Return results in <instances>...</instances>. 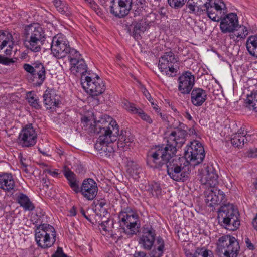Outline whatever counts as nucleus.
Here are the masks:
<instances>
[{
    "instance_id": "nucleus-1",
    "label": "nucleus",
    "mask_w": 257,
    "mask_h": 257,
    "mask_svg": "<svg viewBox=\"0 0 257 257\" xmlns=\"http://www.w3.org/2000/svg\"><path fill=\"white\" fill-rule=\"evenodd\" d=\"M179 122V126L175 128L166 137L167 144L161 146L147 155V165L153 168L164 167L168 174L176 181H186L191 172V166L201 163L205 158V151L202 144L197 140L186 147L184 157L176 158L175 156L177 148L181 147L186 141L187 133Z\"/></svg>"
},
{
    "instance_id": "nucleus-2",
    "label": "nucleus",
    "mask_w": 257,
    "mask_h": 257,
    "mask_svg": "<svg viewBox=\"0 0 257 257\" xmlns=\"http://www.w3.org/2000/svg\"><path fill=\"white\" fill-rule=\"evenodd\" d=\"M83 121L87 124V125H90L88 128L89 132L100 134L94 146L95 149L101 151L100 153H102V151L106 153V155H107V151L109 153L113 152V148L108 146V144L117 139L119 126L116 121L113 120L108 121L101 119L97 122H94V124H92L90 123V120L87 117H84Z\"/></svg>"
},
{
    "instance_id": "nucleus-3",
    "label": "nucleus",
    "mask_w": 257,
    "mask_h": 257,
    "mask_svg": "<svg viewBox=\"0 0 257 257\" xmlns=\"http://www.w3.org/2000/svg\"><path fill=\"white\" fill-rule=\"evenodd\" d=\"M71 71L75 75L81 77V84L87 93L92 96L101 94L105 90L102 80L98 77L85 76L87 73V66L83 59H72L70 63Z\"/></svg>"
},
{
    "instance_id": "nucleus-4",
    "label": "nucleus",
    "mask_w": 257,
    "mask_h": 257,
    "mask_svg": "<svg viewBox=\"0 0 257 257\" xmlns=\"http://www.w3.org/2000/svg\"><path fill=\"white\" fill-rule=\"evenodd\" d=\"M23 34L25 47L34 52H39L45 39L43 29L37 24H31L25 26Z\"/></svg>"
},
{
    "instance_id": "nucleus-5",
    "label": "nucleus",
    "mask_w": 257,
    "mask_h": 257,
    "mask_svg": "<svg viewBox=\"0 0 257 257\" xmlns=\"http://www.w3.org/2000/svg\"><path fill=\"white\" fill-rule=\"evenodd\" d=\"M218 213V222L226 229L234 231L240 226L239 212L233 204L221 206Z\"/></svg>"
},
{
    "instance_id": "nucleus-6",
    "label": "nucleus",
    "mask_w": 257,
    "mask_h": 257,
    "mask_svg": "<svg viewBox=\"0 0 257 257\" xmlns=\"http://www.w3.org/2000/svg\"><path fill=\"white\" fill-rule=\"evenodd\" d=\"M35 230V240L38 245L46 249L52 246L56 241V233L54 227L47 224L37 226Z\"/></svg>"
},
{
    "instance_id": "nucleus-7",
    "label": "nucleus",
    "mask_w": 257,
    "mask_h": 257,
    "mask_svg": "<svg viewBox=\"0 0 257 257\" xmlns=\"http://www.w3.org/2000/svg\"><path fill=\"white\" fill-rule=\"evenodd\" d=\"M216 253L220 257H237L240 246L236 238L230 235H224L218 239Z\"/></svg>"
},
{
    "instance_id": "nucleus-8",
    "label": "nucleus",
    "mask_w": 257,
    "mask_h": 257,
    "mask_svg": "<svg viewBox=\"0 0 257 257\" xmlns=\"http://www.w3.org/2000/svg\"><path fill=\"white\" fill-rule=\"evenodd\" d=\"M120 226L130 231L132 234H135L139 228V219L138 214L131 207L124 208L119 214Z\"/></svg>"
},
{
    "instance_id": "nucleus-9",
    "label": "nucleus",
    "mask_w": 257,
    "mask_h": 257,
    "mask_svg": "<svg viewBox=\"0 0 257 257\" xmlns=\"http://www.w3.org/2000/svg\"><path fill=\"white\" fill-rule=\"evenodd\" d=\"M158 67L160 71L167 76L173 77L179 69L178 59L173 52H166L160 58Z\"/></svg>"
},
{
    "instance_id": "nucleus-10",
    "label": "nucleus",
    "mask_w": 257,
    "mask_h": 257,
    "mask_svg": "<svg viewBox=\"0 0 257 257\" xmlns=\"http://www.w3.org/2000/svg\"><path fill=\"white\" fill-rule=\"evenodd\" d=\"M204 11L215 22L219 21L227 13L226 5L222 0H209L203 4Z\"/></svg>"
},
{
    "instance_id": "nucleus-11",
    "label": "nucleus",
    "mask_w": 257,
    "mask_h": 257,
    "mask_svg": "<svg viewBox=\"0 0 257 257\" xmlns=\"http://www.w3.org/2000/svg\"><path fill=\"white\" fill-rule=\"evenodd\" d=\"M24 69L31 75V82L36 86H40L46 78V70L43 64L37 61L33 65L25 63L23 66Z\"/></svg>"
},
{
    "instance_id": "nucleus-12",
    "label": "nucleus",
    "mask_w": 257,
    "mask_h": 257,
    "mask_svg": "<svg viewBox=\"0 0 257 257\" xmlns=\"http://www.w3.org/2000/svg\"><path fill=\"white\" fill-rule=\"evenodd\" d=\"M51 49L53 55L60 59L67 55L68 52L70 51V46L63 36L57 35L53 38Z\"/></svg>"
},
{
    "instance_id": "nucleus-13",
    "label": "nucleus",
    "mask_w": 257,
    "mask_h": 257,
    "mask_svg": "<svg viewBox=\"0 0 257 257\" xmlns=\"http://www.w3.org/2000/svg\"><path fill=\"white\" fill-rule=\"evenodd\" d=\"M37 134L32 124L26 125L21 131L18 137V143L22 147L33 146L37 142Z\"/></svg>"
},
{
    "instance_id": "nucleus-14",
    "label": "nucleus",
    "mask_w": 257,
    "mask_h": 257,
    "mask_svg": "<svg viewBox=\"0 0 257 257\" xmlns=\"http://www.w3.org/2000/svg\"><path fill=\"white\" fill-rule=\"evenodd\" d=\"M178 81V90L183 94H188L194 85L195 77L190 71H186L179 76Z\"/></svg>"
},
{
    "instance_id": "nucleus-15",
    "label": "nucleus",
    "mask_w": 257,
    "mask_h": 257,
    "mask_svg": "<svg viewBox=\"0 0 257 257\" xmlns=\"http://www.w3.org/2000/svg\"><path fill=\"white\" fill-rule=\"evenodd\" d=\"M156 232L151 225H145L143 228L142 235L140 237L139 243L147 250H150L155 242Z\"/></svg>"
},
{
    "instance_id": "nucleus-16",
    "label": "nucleus",
    "mask_w": 257,
    "mask_h": 257,
    "mask_svg": "<svg viewBox=\"0 0 257 257\" xmlns=\"http://www.w3.org/2000/svg\"><path fill=\"white\" fill-rule=\"evenodd\" d=\"M204 195L206 202L209 206L220 204L225 199L223 192L215 186L208 188L204 192Z\"/></svg>"
},
{
    "instance_id": "nucleus-17",
    "label": "nucleus",
    "mask_w": 257,
    "mask_h": 257,
    "mask_svg": "<svg viewBox=\"0 0 257 257\" xmlns=\"http://www.w3.org/2000/svg\"><path fill=\"white\" fill-rule=\"evenodd\" d=\"M220 21V28L223 33H233L238 27V17L234 13L223 16Z\"/></svg>"
},
{
    "instance_id": "nucleus-18",
    "label": "nucleus",
    "mask_w": 257,
    "mask_h": 257,
    "mask_svg": "<svg viewBox=\"0 0 257 257\" xmlns=\"http://www.w3.org/2000/svg\"><path fill=\"white\" fill-rule=\"evenodd\" d=\"M80 193L88 200H92L97 195V183L92 179H85L81 185Z\"/></svg>"
},
{
    "instance_id": "nucleus-19",
    "label": "nucleus",
    "mask_w": 257,
    "mask_h": 257,
    "mask_svg": "<svg viewBox=\"0 0 257 257\" xmlns=\"http://www.w3.org/2000/svg\"><path fill=\"white\" fill-rule=\"evenodd\" d=\"M218 176L215 169L212 166H207L205 171L201 175L200 181L202 185L207 187H213L218 184Z\"/></svg>"
},
{
    "instance_id": "nucleus-20",
    "label": "nucleus",
    "mask_w": 257,
    "mask_h": 257,
    "mask_svg": "<svg viewBox=\"0 0 257 257\" xmlns=\"http://www.w3.org/2000/svg\"><path fill=\"white\" fill-rule=\"evenodd\" d=\"M148 24L147 18L140 20L137 22L134 21L128 28V31L135 39H138L140 37V33L146 31Z\"/></svg>"
},
{
    "instance_id": "nucleus-21",
    "label": "nucleus",
    "mask_w": 257,
    "mask_h": 257,
    "mask_svg": "<svg viewBox=\"0 0 257 257\" xmlns=\"http://www.w3.org/2000/svg\"><path fill=\"white\" fill-rule=\"evenodd\" d=\"M43 102L47 109H54L59 103L58 96L52 89H47L43 95Z\"/></svg>"
},
{
    "instance_id": "nucleus-22",
    "label": "nucleus",
    "mask_w": 257,
    "mask_h": 257,
    "mask_svg": "<svg viewBox=\"0 0 257 257\" xmlns=\"http://www.w3.org/2000/svg\"><path fill=\"white\" fill-rule=\"evenodd\" d=\"M207 99V92L200 88H195L191 91V101L196 106H200Z\"/></svg>"
},
{
    "instance_id": "nucleus-23",
    "label": "nucleus",
    "mask_w": 257,
    "mask_h": 257,
    "mask_svg": "<svg viewBox=\"0 0 257 257\" xmlns=\"http://www.w3.org/2000/svg\"><path fill=\"white\" fill-rule=\"evenodd\" d=\"M123 107L132 113L138 114L143 120L148 123L151 124L152 123L153 121L151 117L144 113L142 109L137 108L134 104L126 102L124 103Z\"/></svg>"
},
{
    "instance_id": "nucleus-24",
    "label": "nucleus",
    "mask_w": 257,
    "mask_h": 257,
    "mask_svg": "<svg viewBox=\"0 0 257 257\" xmlns=\"http://www.w3.org/2000/svg\"><path fill=\"white\" fill-rule=\"evenodd\" d=\"M14 186L15 182L11 174L0 175V188L9 191L13 189Z\"/></svg>"
},
{
    "instance_id": "nucleus-25",
    "label": "nucleus",
    "mask_w": 257,
    "mask_h": 257,
    "mask_svg": "<svg viewBox=\"0 0 257 257\" xmlns=\"http://www.w3.org/2000/svg\"><path fill=\"white\" fill-rule=\"evenodd\" d=\"M64 176L68 181V184L76 193H80L81 186H79V181L77 179L76 175L70 170L66 171Z\"/></svg>"
},
{
    "instance_id": "nucleus-26",
    "label": "nucleus",
    "mask_w": 257,
    "mask_h": 257,
    "mask_svg": "<svg viewBox=\"0 0 257 257\" xmlns=\"http://www.w3.org/2000/svg\"><path fill=\"white\" fill-rule=\"evenodd\" d=\"M184 251L186 257H213L212 251L205 247H198L194 252L187 249H184Z\"/></svg>"
},
{
    "instance_id": "nucleus-27",
    "label": "nucleus",
    "mask_w": 257,
    "mask_h": 257,
    "mask_svg": "<svg viewBox=\"0 0 257 257\" xmlns=\"http://www.w3.org/2000/svg\"><path fill=\"white\" fill-rule=\"evenodd\" d=\"M209 2V0H188L187 5L188 8L191 12L197 15H200L204 11V7L203 3Z\"/></svg>"
},
{
    "instance_id": "nucleus-28",
    "label": "nucleus",
    "mask_w": 257,
    "mask_h": 257,
    "mask_svg": "<svg viewBox=\"0 0 257 257\" xmlns=\"http://www.w3.org/2000/svg\"><path fill=\"white\" fill-rule=\"evenodd\" d=\"M53 3L57 11L61 14L69 18L72 16L71 9L65 2L61 0H54Z\"/></svg>"
},
{
    "instance_id": "nucleus-29",
    "label": "nucleus",
    "mask_w": 257,
    "mask_h": 257,
    "mask_svg": "<svg viewBox=\"0 0 257 257\" xmlns=\"http://www.w3.org/2000/svg\"><path fill=\"white\" fill-rule=\"evenodd\" d=\"M17 201L26 211H32L35 208L34 204L26 194H19L17 197Z\"/></svg>"
},
{
    "instance_id": "nucleus-30",
    "label": "nucleus",
    "mask_w": 257,
    "mask_h": 257,
    "mask_svg": "<svg viewBox=\"0 0 257 257\" xmlns=\"http://www.w3.org/2000/svg\"><path fill=\"white\" fill-rule=\"evenodd\" d=\"M246 47L249 54L257 58V35L250 36L246 42Z\"/></svg>"
},
{
    "instance_id": "nucleus-31",
    "label": "nucleus",
    "mask_w": 257,
    "mask_h": 257,
    "mask_svg": "<svg viewBox=\"0 0 257 257\" xmlns=\"http://www.w3.org/2000/svg\"><path fill=\"white\" fill-rule=\"evenodd\" d=\"M111 3L110 12L115 17L123 18L128 14L119 3H115V0H111Z\"/></svg>"
},
{
    "instance_id": "nucleus-32",
    "label": "nucleus",
    "mask_w": 257,
    "mask_h": 257,
    "mask_svg": "<svg viewBox=\"0 0 257 257\" xmlns=\"http://www.w3.org/2000/svg\"><path fill=\"white\" fill-rule=\"evenodd\" d=\"M164 241L160 236L157 237L156 243L154 249L151 251V257H161L164 251Z\"/></svg>"
},
{
    "instance_id": "nucleus-33",
    "label": "nucleus",
    "mask_w": 257,
    "mask_h": 257,
    "mask_svg": "<svg viewBox=\"0 0 257 257\" xmlns=\"http://www.w3.org/2000/svg\"><path fill=\"white\" fill-rule=\"evenodd\" d=\"M245 106L250 110L257 113V93L248 95L245 101Z\"/></svg>"
},
{
    "instance_id": "nucleus-34",
    "label": "nucleus",
    "mask_w": 257,
    "mask_h": 257,
    "mask_svg": "<svg viewBox=\"0 0 257 257\" xmlns=\"http://www.w3.org/2000/svg\"><path fill=\"white\" fill-rule=\"evenodd\" d=\"M119 130L118 131V132ZM125 134H126V132H125ZM118 140L117 141V147L118 148L121 150H125L127 149L128 146H130L132 141L130 138L126 137V134H124V133L122 131L121 134L118 133Z\"/></svg>"
},
{
    "instance_id": "nucleus-35",
    "label": "nucleus",
    "mask_w": 257,
    "mask_h": 257,
    "mask_svg": "<svg viewBox=\"0 0 257 257\" xmlns=\"http://www.w3.org/2000/svg\"><path fill=\"white\" fill-rule=\"evenodd\" d=\"M127 165V172L135 178L138 177L142 170L140 166L132 160L128 161Z\"/></svg>"
},
{
    "instance_id": "nucleus-36",
    "label": "nucleus",
    "mask_w": 257,
    "mask_h": 257,
    "mask_svg": "<svg viewBox=\"0 0 257 257\" xmlns=\"http://www.w3.org/2000/svg\"><path fill=\"white\" fill-rule=\"evenodd\" d=\"M145 189L151 193L153 196L158 197L161 193V188L159 184L156 182L148 183L145 186Z\"/></svg>"
},
{
    "instance_id": "nucleus-37",
    "label": "nucleus",
    "mask_w": 257,
    "mask_h": 257,
    "mask_svg": "<svg viewBox=\"0 0 257 257\" xmlns=\"http://www.w3.org/2000/svg\"><path fill=\"white\" fill-rule=\"evenodd\" d=\"M233 34H231L229 35L231 39H234L235 36L237 37L236 40L239 41L238 38L240 39H244L246 37V36L248 34V30L244 26H239L238 25V27L236 29Z\"/></svg>"
},
{
    "instance_id": "nucleus-38",
    "label": "nucleus",
    "mask_w": 257,
    "mask_h": 257,
    "mask_svg": "<svg viewBox=\"0 0 257 257\" xmlns=\"http://www.w3.org/2000/svg\"><path fill=\"white\" fill-rule=\"evenodd\" d=\"M13 39L12 35L7 31L0 30V50Z\"/></svg>"
},
{
    "instance_id": "nucleus-39",
    "label": "nucleus",
    "mask_w": 257,
    "mask_h": 257,
    "mask_svg": "<svg viewBox=\"0 0 257 257\" xmlns=\"http://www.w3.org/2000/svg\"><path fill=\"white\" fill-rule=\"evenodd\" d=\"M27 100L31 106L36 109L41 108V105L37 96L32 92H29L27 94Z\"/></svg>"
},
{
    "instance_id": "nucleus-40",
    "label": "nucleus",
    "mask_w": 257,
    "mask_h": 257,
    "mask_svg": "<svg viewBox=\"0 0 257 257\" xmlns=\"http://www.w3.org/2000/svg\"><path fill=\"white\" fill-rule=\"evenodd\" d=\"M245 140L246 139L243 136L235 134L231 139V143L233 146L240 148L244 145Z\"/></svg>"
},
{
    "instance_id": "nucleus-41",
    "label": "nucleus",
    "mask_w": 257,
    "mask_h": 257,
    "mask_svg": "<svg viewBox=\"0 0 257 257\" xmlns=\"http://www.w3.org/2000/svg\"><path fill=\"white\" fill-rule=\"evenodd\" d=\"M133 3L132 10L135 11L134 16H135L139 14L141 9L144 7L145 0H135Z\"/></svg>"
},
{
    "instance_id": "nucleus-42",
    "label": "nucleus",
    "mask_w": 257,
    "mask_h": 257,
    "mask_svg": "<svg viewBox=\"0 0 257 257\" xmlns=\"http://www.w3.org/2000/svg\"><path fill=\"white\" fill-rule=\"evenodd\" d=\"M113 225V220L108 219L106 221H102L99 224L100 229H102L105 232H109L111 230Z\"/></svg>"
},
{
    "instance_id": "nucleus-43",
    "label": "nucleus",
    "mask_w": 257,
    "mask_h": 257,
    "mask_svg": "<svg viewBox=\"0 0 257 257\" xmlns=\"http://www.w3.org/2000/svg\"><path fill=\"white\" fill-rule=\"evenodd\" d=\"M117 3L122 6L128 14L131 10H132L133 1V0H118Z\"/></svg>"
},
{
    "instance_id": "nucleus-44",
    "label": "nucleus",
    "mask_w": 257,
    "mask_h": 257,
    "mask_svg": "<svg viewBox=\"0 0 257 257\" xmlns=\"http://www.w3.org/2000/svg\"><path fill=\"white\" fill-rule=\"evenodd\" d=\"M68 58L70 63L72 59H79L81 58V55L79 52L74 49H71L70 48V51L68 52Z\"/></svg>"
},
{
    "instance_id": "nucleus-45",
    "label": "nucleus",
    "mask_w": 257,
    "mask_h": 257,
    "mask_svg": "<svg viewBox=\"0 0 257 257\" xmlns=\"http://www.w3.org/2000/svg\"><path fill=\"white\" fill-rule=\"evenodd\" d=\"M187 0H168V3L169 5L174 8H178L182 7Z\"/></svg>"
},
{
    "instance_id": "nucleus-46",
    "label": "nucleus",
    "mask_w": 257,
    "mask_h": 257,
    "mask_svg": "<svg viewBox=\"0 0 257 257\" xmlns=\"http://www.w3.org/2000/svg\"><path fill=\"white\" fill-rule=\"evenodd\" d=\"M235 134H239V136H243L246 141H248V138H250V136L247 134V131L245 129L244 127H241Z\"/></svg>"
},
{
    "instance_id": "nucleus-47",
    "label": "nucleus",
    "mask_w": 257,
    "mask_h": 257,
    "mask_svg": "<svg viewBox=\"0 0 257 257\" xmlns=\"http://www.w3.org/2000/svg\"><path fill=\"white\" fill-rule=\"evenodd\" d=\"M67 255L63 252L61 247H58L56 251L52 255L51 257H66Z\"/></svg>"
},
{
    "instance_id": "nucleus-48",
    "label": "nucleus",
    "mask_w": 257,
    "mask_h": 257,
    "mask_svg": "<svg viewBox=\"0 0 257 257\" xmlns=\"http://www.w3.org/2000/svg\"><path fill=\"white\" fill-rule=\"evenodd\" d=\"M142 91L144 94V95L146 97V98L148 100V101L151 103L153 101V99L152 98L150 94L149 93L148 90L145 87H142L141 88Z\"/></svg>"
},
{
    "instance_id": "nucleus-49",
    "label": "nucleus",
    "mask_w": 257,
    "mask_h": 257,
    "mask_svg": "<svg viewBox=\"0 0 257 257\" xmlns=\"http://www.w3.org/2000/svg\"><path fill=\"white\" fill-rule=\"evenodd\" d=\"M45 171L53 177H57L60 174V173L58 172L59 171L57 169H47Z\"/></svg>"
},
{
    "instance_id": "nucleus-50",
    "label": "nucleus",
    "mask_w": 257,
    "mask_h": 257,
    "mask_svg": "<svg viewBox=\"0 0 257 257\" xmlns=\"http://www.w3.org/2000/svg\"><path fill=\"white\" fill-rule=\"evenodd\" d=\"M19 158L20 159V162L21 164L22 165V166L24 168L23 170L25 172H27V164L25 162V161L26 160V159L23 157V156H22L21 154H19Z\"/></svg>"
},
{
    "instance_id": "nucleus-51",
    "label": "nucleus",
    "mask_w": 257,
    "mask_h": 257,
    "mask_svg": "<svg viewBox=\"0 0 257 257\" xmlns=\"http://www.w3.org/2000/svg\"><path fill=\"white\" fill-rule=\"evenodd\" d=\"M245 243L246 247L250 250H253L254 249V245L251 243L250 240L247 238H245Z\"/></svg>"
},
{
    "instance_id": "nucleus-52",
    "label": "nucleus",
    "mask_w": 257,
    "mask_h": 257,
    "mask_svg": "<svg viewBox=\"0 0 257 257\" xmlns=\"http://www.w3.org/2000/svg\"><path fill=\"white\" fill-rule=\"evenodd\" d=\"M133 257H149V256L144 251H136L133 254Z\"/></svg>"
},
{
    "instance_id": "nucleus-53",
    "label": "nucleus",
    "mask_w": 257,
    "mask_h": 257,
    "mask_svg": "<svg viewBox=\"0 0 257 257\" xmlns=\"http://www.w3.org/2000/svg\"><path fill=\"white\" fill-rule=\"evenodd\" d=\"M8 49H7L5 51V53L6 55H10L12 52V48L13 47V45L14 44V43L12 40H11L10 42L8 43Z\"/></svg>"
},
{
    "instance_id": "nucleus-54",
    "label": "nucleus",
    "mask_w": 257,
    "mask_h": 257,
    "mask_svg": "<svg viewBox=\"0 0 257 257\" xmlns=\"http://www.w3.org/2000/svg\"><path fill=\"white\" fill-rule=\"evenodd\" d=\"M2 62H3L2 63V64H3L10 65L11 63H13L14 62V61L12 59H10L4 57Z\"/></svg>"
},
{
    "instance_id": "nucleus-55",
    "label": "nucleus",
    "mask_w": 257,
    "mask_h": 257,
    "mask_svg": "<svg viewBox=\"0 0 257 257\" xmlns=\"http://www.w3.org/2000/svg\"><path fill=\"white\" fill-rule=\"evenodd\" d=\"M257 148H253L249 150L248 151V155L250 157H254V155H257Z\"/></svg>"
},
{
    "instance_id": "nucleus-56",
    "label": "nucleus",
    "mask_w": 257,
    "mask_h": 257,
    "mask_svg": "<svg viewBox=\"0 0 257 257\" xmlns=\"http://www.w3.org/2000/svg\"><path fill=\"white\" fill-rule=\"evenodd\" d=\"M85 2L88 3L90 7L94 9H95L97 6L94 0H86Z\"/></svg>"
},
{
    "instance_id": "nucleus-57",
    "label": "nucleus",
    "mask_w": 257,
    "mask_h": 257,
    "mask_svg": "<svg viewBox=\"0 0 257 257\" xmlns=\"http://www.w3.org/2000/svg\"><path fill=\"white\" fill-rule=\"evenodd\" d=\"M85 2L88 3L90 7L94 9H95L97 6L94 0H86Z\"/></svg>"
},
{
    "instance_id": "nucleus-58",
    "label": "nucleus",
    "mask_w": 257,
    "mask_h": 257,
    "mask_svg": "<svg viewBox=\"0 0 257 257\" xmlns=\"http://www.w3.org/2000/svg\"><path fill=\"white\" fill-rule=\"evenodd\" d=\"M69 216H74L76 215V208L75 206H73L69 210Z\"/></svg>"
},
{
    "instance_id": "nucleus-59",
    "label": "nucleus",
    "mask_w": 257,
    "mask_h": 257,
    "mask_svg": "<svg viewBox=\"0 0 257 257\" xmlns=\"http://www.w3.org/2000/svg\"><path fill=\"white\" fill-rule=\"evenodd\" d=\"M252 223L253 228L257 231V214H256L255 217L253 219Z\"/></svg>"
},
{
    "instance_id": "nucleus-60",
    "label": "nucleus",
    "mask_w": 257,
    "mask_h": 257,
    "mask_svg": "<svg viewBox=\"0 0 257 257\" xmlns=\"http://www.w3.org/2000/svg\"><path fill=\"white\" fill-rule=\"evenodd\" d=\"M151 103L152 104V106L153 109L154 110H155L156 112L159 113V111H158V105H156V104H155L154 103V101L151 102Z\"/></svg>"
},
{
    "instance_id": "nucleus-61",
    "label": "nucleus",
    "mask_w": 257,
    "mask_h": 257,
    "mask_svg": "<svg viewBox=\"0 0 257 257\" xmlns=\"http://www.w3.org/2000/svg\"><path fill=\"white\" fill-rule=\"evenodd\" d=\"M184 116L189 120H191L192 119V116L188 112H186Z\"/></svg>"
},
{
    "instance_id": "nucleus-62",
    "label": "nucleus",
    "mask_w": 257,
    "mask_h": 257,
    "mask_svg": "<svg viewBox=\"0 0 257 257\" xmlns=\"http://www.w3.org/2000/svg\"><path fill=\"white\" fill-rule=\"evenodd\" d=\"M81 213L86 219L90 221L89 217L86 215L85 211L83 209H81Z\"/></svg>"
},
{
    "instance_id": "nucleus-63",
    "label": "nucleus",
    "mask_w": 257,
    "mask_h": 257,
    "mask_svg": "<svg viewBox=\"0 0 257 257\" xmlns=\"http://www.w3.org/2000/svg\"><path fill=\"white\" fill-rule=\"evenodd\" d=\"M159 115L163 119H165V117H164V116H163L162 113L161 112H159Z\"/></svg>"
},
{
    "instance_id": "nucleus-64",
    "label": "nucleus",
    "mask_w": 257,
    "mask_h": 257,
    "mask_svg": "<svg viewBox=\"0 0 257 257\" xmlns=\"http://www.w3.org/2000/svg\"><path fill=\"white\" fill-rule=\"evenodd\" d=\"M104 203H103L102 202H100V203H99V205H100V206L101 207H103V205H104Z\"/></svg>"
}]
</instances>
